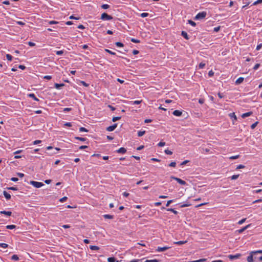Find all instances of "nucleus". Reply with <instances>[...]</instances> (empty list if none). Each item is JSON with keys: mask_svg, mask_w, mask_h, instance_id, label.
Listing matches in <instances>:
<instances>
[{"mask_svg": "<svg viewBox=\"0 0 262 262\" xmlns=\"http://www.w3.org/2000/svg\"><path fill=\"white\" fill-rule=\"evenodd\" d=\"M206 16V12H201L199 13H198L196 16H195V19L196 20H199L202 19L204 18H205Z\"/></svg>", "mask_w": 262, "mask_h": 262, "instance_id": "f257e3e1", "label": "nucleus"}, {"mask_svg": "<svg viewBox=\"0 0 262 262\" xmlns=\"http://www.w3.org/2000/svg\"><path fill=\"white\" fill-rule=\"evenodd\" d=\"M101 19L104 20H110L113 19V17L106 13H103L101 14Z\"/></svg>", "mask_w": 262, "mask_h": 262, "instance_id": "f03ea898", "label": "nucleus"}, {"mask_svg": "<svg viewBox=\"0 0 262 262\" xmlns=\"http://www.w3.org/2000/svg\"><path fill=\"white\" fill-rule=\"evenodd\" d=\"M30 184L33 185L35 188H40L44 185V184L41 182H36L32 181L30 182Z\"/></svg>", "mask_w": 262, "mask_h": 262, "instance_id": "7ed1b4c3", "label": "nucleus"}, {"mask_svg": "<svg viewBox=\"0 0 262 262\" xmlns=\"http://www.w3.org/2000/svg\"><path fill=\"white\" fill-rule=\"evenodd\" d=\"M170 178L176 180L178 183H179L181 185H185L186 184V183L185 181H184L180 178L175 177L174 176H171L170 177Z\"/></svg>", "mask_w": 262, "mask_h": 262, "instance_id": "20e7f679", "label": "nucleus"}, {"mask_svg": "<svg viewBox=\"0 0 262 262\" xmlns=\"http://www.w3.org/2000/svg\"><path fill=\"white\" fill-rule=\"evenodd\" d=\"M254 255H255V254L252 253V251H251L250 253V255L247 257V261L248 262H254Z\"/></svg>", "mask_w": 262, "mask_h": 262, "instance_id": "39448f33", "label": "nucleus"}, {"mask_svg": "<svg viewBox=\"0 0 262 262\" xmlns=\"http://www.w3.org/2000/svg\"><path fill=\"white\" fill-rule=\"evenodd\" d=\"M117 124L115 123L112 125L109 126L106 128V130L108 132H112L117 127Z\"/></svg>", "mask_w": 262, "mask_h": 262, "instance_id": "423d86ee", "label": "nucleus"}, {"mask_svg": "<svg viewBox=\"0 0 262 262\" xmlns=\"http://www.w3.org/2000/svg\"><path fill=\"white\" fill-rule=\"evenodd\" d=\"M169 248V247L165 246L163 247H158L156 250L157 252H161L166 251Z\"/></svg>", "mask_w": 262, "mask_h": 262, "instance_id": "0eeeda50", "label": "nucleus"}, {"mask_svg": "<svg viewBox=\"0 0 262 262\" xmlns=\"http://www.w3.org/2000/svg\"><path fill=\"white\" fill-rule=\"evenodd\" d=\"M250 226H251V224H248V225H246V226L242 228L241 229L238 230L237 231L238 232V233H242L245 230H246V229L249 228Z\"/></svg>", "mask_w": 262, "mask_h": 262, "instance_id": "6e6552de", "label": "nucleus"}, {"mask_svg": "<svg viewBox=\"0 0 262 262\" xmlns=\"http://www.w3.org/2000/svg\"><path fill=\"white\" fill-rule=\"evenodd\" d=\"M241 256V254H236L235 255H229L228 257L230 259L233 260L235 259H237Z\"/></svg>", "mask_w": 262, "mask_h": 262, "instance_id": "1a4fd4ad", "label": "nucleus"}, {"mask_svg": "<svg viewBox=\"0 0 262 262\" xmlns=\"http://www.w3.org/2000/svg\"><path fill=\"white\" fill-rule=\"evenodd\" d=\"M172 114L175 116H181L182 114V112L179 110H175L173 112Z\"/></svg>", "mask_w": 262, "mask_h": 262, "instance_id": "9d476101", "label": "nucleus"}, {"mask_svg": "<svg viewBox=\"0 0 262 262\" xmlns=\"http://www.w3.org/2000/svg\"><path fill=\"white\" fill-rule=\"evenodd\" d=\"M117 153L125 154L126 152V149L124 147H121L116 150Z\"/></svg>", "mask_w": 262, "mask_h": 262, "instance_id": "9b49d317", "label": "nucleus"}, {"mask_svg": "<svg viewBox=\"0 0 262 262\" xmlns=\"http://www.w3.org/2000/svg\"><path fill=\"white\" fill-rule=\"evenodd\" d=\"M3 194L7 200H9L11 199V195L7 191H4Z\"/></svg>", "mask_w": 262, "mask_h": 262, "instance_id": "f8f14e48", "label": "nucleus"}, {"mask_svg": "<svg viewBox=\"0 0 262 262\" xmlns=\"http://www.w3.org/2000/svg\"><path fill=\"white\" fill-rule=\"evenodd\" d=\"M244 80V78L243 77H239L236 81H235V84H239L243 82Z\"/></svg>", "mask_w": 262, "mask_h": 262, "instance_id": "ddd939ff", "label": "nucleus"}, {"mask_svg": "<svg viewBox=\"0 0 262 262\" xmlns=\"http://www.w3.org/2000/svg\"><path fill=\"white\" fill-rule=\"evenodd\" d=\"M252 112H249L244 113L242 115V117L243 118H245L246 117L251 116L252 115Z\"/></svg>", "mask_w": 262, "mask_h": 262, "instance_id": "4468645a", "label": "nucleus"}, {"mask_svg": "<svg viewBox=\"0 0 262 262\" xmlns=\"http://www.w3.org/2000/svg\"><path fill=\"white\" fill-rule=\"evenodd\" d=\"M0 214H4L8 216H10L12 214V212L9 211H0Z\"/></svg>", "mask_w": 262, "mask_h": 262, "instance_id": "2eb2a0df", "label": "nucleus"}, {"mask_svg": "<svg viewBox=\"0 0 262 262\" xmlns=\"http://www.w3.org/2000/svg\"><path fill=\"white\" fill-rule=\"evenodd\" d=\"M28 96L30 98H32V99H33L34 100H35L36 101H39V99L35 96V94L33 93H31V94H28Z\"/></svg>", "mask_w": 262, "mask_h": 262, "instance_id": "dca6fc26", "label": "nucleus"}, {"mask_svg": "<svg viewBox=\"0 0 262 262\" xmlns=\"http://www.w3.org/2000/svg\"><path fill=\"white\" fill-rule=\"evenodd\" d=\"M90 249L92 250L97 251V250H99L100 248L97 246L91 245L90 246Z\"/></svg>", "mask_w": 262, "mask_h": 262, "instance_id": "f3484780", "label": "nucleus"}, {"mask_svg": "<svg viewBox=\"0 0 262 262\" xmlns=\"http://www.w3.org/2000/svg\"><path fill=\"white\" fill-rule=\"evenodd\" d=\"M186 242H187L186 241H180L174 242L173 243H174V244H176V245H182L183 244L186 243Z\"/></svg>", "mask_w": 262, "mask_h": 262, "instance_id": "a211bd4d", "label": "nucleus"}, {"mask_svg": "<svg viewBox=\"0 0 262 262\" xmlns=\"http://www.w3.org/2000/svg\"><path fill=\"white\" fill-rule=\"evenodd\" d=\"M229 116L230 117V118L233 119V120H237V118H236V115H235V113H230L229 114Z\"/></svg>", "mask_w": 262, "mask_h": 262, "instance_id": "6ab92c4d", "label": "nucleus"}, {"mask_svg": "<svg viewBox=\"0 0 262 262\" xmlns=\"http://www.w3.org/2000/svg\"><path fill=\"white\" fill-rule=\"evenodd\" d=\"M181 34H182V36L185 39H189V37H188V35L187 32H186L185 31H182L181 33Z\"/></svg>", "mask_w": 262, "mask_h": 262, "instance_id": "aec40b11", "label": "nucleus"}, {"mask_svg": "<svg viewBox=\"0 0 262 262\" xmlns=\"http://www.w3.org/2000/svg\"><path fill=\"white\" fill-rule=\"evenodd\" d=\"M167 211H170V212H173L174 214H178V212L176 210H175L173 208H167Z\"/></svg>", "mask_w": 262, "mask_h": 262, "instance_id": "412c9836", "label": "nucleus"}, {"mask_svg": "<svg viewBox=\"0 0 262 262\" xmlns=\"http://www.w3.org/2000/svg\"><path fill=\"white\" fill-rule=\"evenodd\" d=\"M54 85L56 89H59L60 87L64 86V84L63 83H55Z\"/></svg>", "mask_w": 262, "mask_h": 262, "instance_id": "4be33fe9", "label": "nucleus"}, {"mask_svg": "<svg viewBox=\"0 0 262 262\" xmlns=\"http://www.w3.org/2000/svg\"><path fill=\"white\" fill-rule=\"evenodd\" d=\"M191 205L190 204H189V203L188 202H186V203H184L182 204H181L180 205V207L181 208H183V207H188V206H190Z\"/></svg>", "mask_w": 262, "mask_h": 262, "instance_id": "5701e85b", "label": "nucleus"}, {"mask_svg": "<svg viewBox=\"0 0 262 262\" xmlns=\"http://www.w3.org/2000/svg\"><path fill=\"white\" fill-rule=\"evenodd\" d=\"M11 260H19V257L17 255H15V254H14L12 256H11Z\"/></svg>", "mask_w": 262, "mask_h": 262, "instance_id": "b1692460", "label": "nucleus"}, {"mask_svg": "<svg viewBox=\"0 0 262 262\" xmlns=\"http://www.w3.org/2000/svg\"><path fill=\"white\" fill-rule=\"evenodd\" d=\"M6 227L7 229H13L16 228V226L14 225H9L6 226Z\"/></svg>", "mask_w": 262, "mask_h": 262, "instance_id": "393cba45", "label": "nucleus"}, {"mask_svg": "<svg viewBox=\"0 0 262 262\" xmlns=\"http://www.w3.org/2000/svg\"><path fill=\"white\" fill-rule=\"evenodd\" d=\"M145 134V130H139L138 132V136L139 137H141L143 136Z\"/></svg>", "mask_w": 262, "mask_h": 262, "instance_id": "a878e982", "label": "nucleus"}, {"mask_svg": "<svg viewBox=\"0 0 262 262\" xmlns=\"http://www.w3.org/2000/svg\"><path fill=\"white\" fill-rule=\"evenodd\" d=\"M6 58L7 59V60H8L9 61H11L12 60L13 57L10 54H6Z\"/></svg>", "mask_w": 262, "mask_h": 262, "instance_id": "bb28decb", "label": "nucleus"}, {"mask_svg": "<svg viewBox=\"0 0 262 262\" xmlns=\"http://www.w3.org/2000/svg\"><path fill=\"white\" fill-rule=\"evenodd\" d=\"M188 23L193 27H195L196 26V23L191 20H188Z\"/></svg>", "mask_w": 262, "mask_h": 262, "instance_id": "cd10ccee", "label": "nucleus"}, {"mask_svg": "<svg viewBox=\"0 0 262 262\" xmlns=\"http://www.w3.org/2000/svg\"><path fill=\"white\" fill-rule=\"evenodd\" d=\"M80 132H88V130L84 127H81L79 128Z\"/></svg>", "mask_w": 262, "mask_h": 262, "instance_id": "c85d7f7f", "label": "nucleus"}, {"mask_svg": "<svg viewBox=\"0 0 262 262\" xmlns=\"http://www.w3.org/2000/svg\"><path fill=\"white\" fill-rule=\"evenodd\" d=\"M8 245L6 243H0V247H1V248H6L8 247Z\"/></svg>", "mask_w": 262, "mask_h": 262, "instance_id": "c756f323", "label": "nucleus"}, {"mask_svg": "<svg viewBox=\"0 0 262 262\" xmlns=\"http://www.w3.org/2000/svg\"><path fill=\"white\" fill-rule=\"evenodd\" d=\"M80 83L85 87H88L89 86V84L86 83L84 81H80Z\"/></svg>", "mask_w": 262, "mask_h": 262, "instance_id": "7c9ffc66", "label": "nucleus"}, {"mask_svg": "<svg viewBox=\"0 0 262 262\" xmlns=\"http://www.w3.org/2000/svg\"><path fill=\"white\" fill-rule=\"evenodd\" d=\"M103 216L105 219H112L113 218V216L110 214H104Z\"/></svg>", "mask_w": 262, "mask_h": 262, "instance_id": "2f4dec72", "label": "nucleus"}, {"mask_svg": "<svg viewBox=\"0 0 262 262\" xmlns=\"http://www.w3.org/2000/svg\"><path fill=\"white\" fill-rule=\"evenodd\" d=\"M105 51L111 55H116V53L108 49H105Z\"/></svg>", "mask_w": 262, "mask_h": 262, "instance_id": "473e14b6", "label": "nucleus"}, {"mask_svg": "<svg viewBox=\"0 0 262 262\" xmlns=\"http://www.w3.org/2000/svg\"><path fill=\"white\" fill-rule=\"evenodd\" d=\"M101 8L103 9H107L110 8V5H108V4H103L101 6Z\"/></svg>", "mask_w": 262, "mask_h": 262, "instance_id": "72a5a7b5", "label": "nucleus"}, {"mask_svg": "<svg viewBox=\"0 0 262 262\" xmlns=\"http://www.w3.org/2000/svg\"><path fill=\"white\" fill-rule=\"evenodd\" d=\"M115 45L118 47H123L124 46L123 44L121 42H116Z\"/></svg>", "mask_w": 262, "mask_h": 262, "instance_id": "f704fd0d", "label": "nucleus"}, {"mask_svg": "<svg viewBox=\"0 0 262 262\" xmlns=\"http://www.w3.org/2000/svg\"><path fill=\"white\" fill-rule=\"evenodd\" d=\"M75 139L76 140H79V141H85L86 140V138H82V137H75Z\"/></svg>", "mask_w": 262, "mask_h": 262, "instance_id": "c9c22d12", "label": "nucleus"}, {"mask_svg": "<svg viewBox=\"0 0 262 262\" xmlns=\"http://www.w3.org/2000/svg\"><path fill=\"white\" fill-rule=\"evenodd\" d=\"M148 15H149V14L148 13H145V12L142 13L140 14V16L143 17V18L146 17L148 16Z\"/></svg>", "mask_w": 262, "mask_h": 262, "instance_id": "e433bc0d", "label": "nucleus"}, {"mask_svg": "<svg viewBox=\"0 0 262 262\" xmlns=\"http://www.w3.org/2000/svg\"><path fill=\"white\" fill-rule=\"evenodd\" d=\"M116 261V259L114 257H108L107 258L108 262H115Z\"/></svg>", "mask_w": 262, "mask_h": 262, "instance_id": "4c0bfd02", "label": "nucleus"}, {"mask_svg": "<svg viewBox=\"0 0 262 262\" xmlns=\"http://www.w3.org/2000/svg\"><path fill=\"white\" fill-rule=\"evenodd\" d=\"M220 29H221V27L220 26L214 27L213 28V32H219L220 30Z\"/></svg>", "mask_w": 262, "mask_h": 262, "instance_id": "58836bf2", "label": "nucleus"}, {"mask_svg": "<svg viewBox=\"0 0 262 262\" xmlns=\"http://www.w3.org/2000/svg\"><path fill=\"white\" fill-rule=\"evenodd\" d=\"M246 220V218H244V219H243L242 220H241L240 221H239L237 223V224L238 225H242L243 224Z\"/></svg>", "mask_w": 262, "mask_h": 262, "instance_id": "ea45409f", "label": "nucleus"}, {"mask_svg": "<svg viewBox=\"0 0 262 262\" xmlns=\"http://www.w3.org/2000/svg\"><path fill=\"white\" fill-rule=\"evenodd\" d=\"M55 53L56 55H62L63 54V51L60 50V51H55Z\"/></svg>", "mask_w": 262, "mask_h": 262, "instance_id": "a19ab883", "label": "nucleus"}, {"mask_svg": "<svg viewBox=\"0 0 262 262\" xmlns=\"http://www.w3.org/2000/svg\"><path fill=\"white\" fill-rule=\"evenodd\" d=\"M239 157V155H236V156H232L229 157V159L231 160H234V159H238Z\"/></svg>", "mask_w": 262, "mask_h": 262, "instance_id": "79ce46f5", "label": "nucleus"}, {"mask_svg": "<svg viewBox=\"0 0 262 262\" xmlns=\"http://www.w3.org/2000/svg\"><path fill=\"white\" fill-rule=\"evenodd\" d=\"M260 3H262V0H257L253 3L252 5L255 6Z\"/></svg>", "mask_w": 262, "mask_h": 262, "instance_id": "37998d69", "label": "nucleus"}, {"mask_svg": "<svg viewBox=\"0 0 262 262\" xmlns=\"http://www.w3.org/2000/svg\"><path fill=\"white\" fill-rule=\"evenodd\" d=\"M165 153L167 155H171L172 154V152L170 150H169V149H165V151H164Z\"/></svg>", "mask_w": 262, "mask_h": 262, "instance_id": "c03bdc74", "label": "nucleus"}, {"mask_svg": "<svg viewBox=\"0 0 262 262\" xmlns=\"http://www.w3.org/2000/svg\"><path fill=\"white\" fill-rule=\"evenodd\" d=\"M130 40L132 42H134V43H139L140 42V41L139 40L134 38H132L130 39Z\"/></svg>", "mask_w": 262, "mask_h": 262, "instance_id": "a18cd8bd", "label": "nucleus"}, {"mask_svg": "<svg viewBox=\"0 0 262 262\" xmlns=\"http://www.w3.org/2000/svg\"><path fill=\"white\" fill-rule=\"evenodd\" d=\"M144 262H159V260L156 259H147V260H146Z\"/></svg>", "mask_w": 262, "mask_h": 262, "instance_id": "49530a36", "label": "nucleus"}, {"mask_svg": "<svg viewBox=\"0 0 262 262\" xmlns=\"http://www.w3.org/2000/svg\"><path fill=\"white\" fill-rule=\"evenodd\" d=\"M205 66V63L203 62L200 63L199 65V69H203Z\"/></svg>", "mask_w": 262, "mask_h": 262, "instance_id": "de8ad7c7", "label": "nucleus"}, {"mask_svg": "<svg viewBox=\"0 0 262 262\" xmlns=\"http://www.w3.org/2000/svg\"><path fill=\"white\" fill-rule=\"evenodd\" d=\"M121 119V117H114L112 119L113 122H116Z\"/></svg>", "mask_w": 262, "mask_h": 262, "instance_id": "09e8293b", "label": "nucleus"}, {"mask_svg": "<svg viewBox=\"0 0 262 262\" xmlns=\"http://www.w3.org/2000/svg\"><path fill=\"white\" fill-rule=\"evenodd\" d=\"M257 124H258V122H255V123L252 124L251 125V128L252 129H254L255 128V127L256 126V125H257Z\"/></svg>", "mask_w": 262, "mask_h": 262, "instance_id": "8fccbe9b", "label": "nucleus"}, {"mask_svg": "<svg viewBox=\"0 0 262 262\" xmlns=\"http://www.w3.org/2000/svg\"><path fill=\"white\" fill-rule=\"evenodd\" d=\"M72 110V108H70V107H65L63 108V112H70Z\"/></svg>", "mask_w": 262, "mask_h": 262, "instance_id": "3c124183", "label": "nucleus"}, {"mask_svg": "<svg viewBox=\"0 0 262 262\" xmlns=\"http://www.w3.org/2000/svg\"><path fill=\"white\" fill-rule=\"evenodd\" d=\"M252 253H254L256 255L257 253H262V250H259L257 251H252Z\"/></svg>", "mask_w": 262, "mask_h": 262, "instance_id": "603ef678", "label": "nucleus"}, {"mask_svg": "<svg viewBox=\"0 0 262 262\" xmlns=\"http://www.w3.org/2000/svg\"><path fill=\"white\" fill-rule=\"evenodd\" d=\"M238 177H239V174H234V175H233L231 177V180H236L238 178Z\"/></svg>", "mask_w": 262, "mask_h": 262, "instance_id": "864d4df0", "label": "nucleus"}, {"mask_svg": "<svg viewBox=\"0 0 262 262\" xmlns=\"http://www.w3.org/2000/svg\"><path fill=\"white\" fill-rule=\"evenodd\" d=\"M141 102V100H135L132 102V104H139Z\"/></svg>", "mask_w": 262, "mask_h": 262, "instance_id": "5fc2aeb1", "label": "nucleus"}, {"mask_svg": "<svg viewBox=\"0 0 262 262\" xmlns=\"http://www.w3.org/2000/svg\"><path fill=\"white\" fill-rule=\"evenodd\" d=\"M7 189L8 190H14V191H16V190H18L17 188V187H8Z\"/></svg>", "mask_w": 262, "mask_h": 262, "instance_id": "6e6d98bb", "label": "nucleus"}, {"mask_svg": "<svg viewBox=\"0 0 262 262\" xmlns=\"http://www.w3.org/2000/svg\"><path fill=\"white\" fill-rule=\"evenodd\" d=\"M165 145V143L164 142H160L158 144V146L159 147H163L164 146V145Z\"/></svg>", "mask_w": 262, "mask_h": 262, "instance_id": "4d7b16f0", "label": "nucleus"}, {"mask_svg": "<svg viewBox=\"0 0 262 262\" xmlns=\"http://www.w3.org/2000/svg\"><path fill=\"white\" fill-rule=\"evenodd\" d=\"M41 142V140H35L34 141H33V145H36V144H38L39 143H40Z\"/></svg>", "mask_w": 262, "mask_h": 262, "instance_id": "13d9d810", "label": "nucleus"}, {"mask_svg": "<svg viewBox=\"0 0 262 262\" xmlns=\"http://www.w3.org/2000/svg\"><path fill=\"white\" fill-rule=\"evenodd\" d=\"M176 166V163L175 162H171L169 164V166L174 167Z\"/></svg>", "mask_w": 262, "mask_h": 262, "instance_id": "bf43d9fd", "label": "nucleus"}, {"mask_svg": "<svg viewBox=\"0 0 262 262\" xmlns=\"http://www.w3.org/2000/svg\"><path fill=\"white\" fill-rule=\"evenodd\" d=\"M260 67V64L259 63H256L253 67V69L254 70H257Z\"/></svg>", "mask_w": 262, "mask_h": 262, "instance_id": "052dcab7", "label": "nucleus"}, {"mask_svg": "<svg viewBox=\"0 0 262 262\" xmlns=\"http://www.w3.org/2000/svg\"><path fill=\"white\" fill-rule=\"evenodd\" d=\"M68 198L67 196H64L60 199V202L63 203L65 202L67 200Z\"/></svg>", "mask_w": 262, "mask_h": 262, "instance_id": "680f3d73", "label": "nucleus"}, {"mask_svg": "<svg viewBox=\"0 0 262 262\" xmlns=\"http://www.w3.org/2000/svg\"><path fill=\"white\" fill-rule=\"evenodd\" d=\"M137 245H141V246H143V247H146V245L145 244V243L143 242V241H141L140 243H138L137 244Z\"/></svg>", "mask_w": 262, "mask_h": 262, "instance_id": "e2e57ef3", "label": "nucleus"}, {"mask_svg": "<svg viewBox=\"0 0 262 262\" xmlns=\"http://www.w3.org/2000/svg\"><path fill=\"white\" fill-rule=\"evenodd\" d=\"M173 202V200H170L167 202V203L166 204V206L168 207L169 206V205L172 203Z\"/></svg>", "mask_w": 262, "mask_h": 262, "instance_id": "0e129e2a", "label": "nucleus"}, {"mask_svg": "<svg viewBox=\"0 0 262 262\" xmlns=\"http://www.w3.org/2000/svg\"><path fill=\"white\" fill-rule=\"evenodd\" d=\"M245 166L243 165H242V164H240L239 165H238L237 167H236V169H242V168H245Z\"/></svg>", "mask_w": 262, "mask_h": 262, "instance_id": "69168bd1", "label": "nucleus"}, {"mask_svg": "<svg viewBox=\"0 0 262 262\" xmlns=\"http://www.w3.org/2000/svg\"><path fill=\"white\" fill-rule=\"evenodd\" d=\"M142 259H134L130 261L129 262H141Z\"/></svg>", "mask_w": 262, "mask_h": 262, "instance_id": "338daca9", "label": "nucleus"}, {"mask_svg": "<svg viewBox=\"0 0 262 262\" xmlns=\"http://www.w3.org/2000/svg\"><path fill=\"white\" fill-rule=\"evenodd\" d=\"M262 47V43H260L256 46V50H259Z\"/></svg>", "mask_w": 262, "mask_h": 262, "instance_id": "774afa93", "label": "nucleus"}]
</instances>
